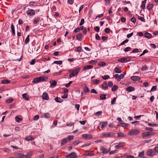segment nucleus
<instances>
[{
  "label": "nucleus",
  "mask_w": 158,
  "mask_h": 158,
  "mask_svg": "<svg viewBox=\"0 0 158 158\" xmlns=\"http://www.w3.org/2000/svg\"><path fill=\"white\" fill-rule=\"evenodd\" d=\"M83 91L85 93H88L89 92V89L88 87L85 86L83 89Z\"/></svg>",
  "instance_id": "35"
},
{
  "label": "nucleus",
  "mask_w": 158,
  "mask_h": 158,
  "mask_svg": "<svg viewBox=\"0 0 158 158\" xmlns=\"http://www.w3.org/2000/svg\"><path fill=\"white\" fill-rule=\"evenodd\" d=\"M102 77L104 80H107L110 78V77L108 75H106L104 76H102Z\"/></svg>",
  "instance_id": "42"
},
{
  "label": "nucleus",
  "mask_w": 158,
  "mask_h": 158,
  "mask_svg": "<svg viewBox=\"0 0 158 158\" xmlns=\"http://www.w3.org/2000/svg\"><path fill=\"white\" fill-rule=\"evenodd\" d=\"M123 143H120L119 144L115 146L114 147L117 148H119L123 146Z\"/></svg>",
  "instance_id": "34"
},
{
  "label": "nucleus",
  "mask_w": 158,
  "mask_h": 158,
  "mask_svg": "<svg viewBox=\"0 0 158 158\" xmlns=\"http://www.w3.org/2000/svg\"><path fill=\"white\" fill-rule=\"evenodd\" d=\"M126 90L128 92H131L135 90V88L134 87L129 86L126 88Z\"/></svg>",
  "instance_id": "17"
},
{
  "label": "nucleus",
  "mask_w": 158,
  "mask_h": 158,
  "mask_svg": "<svg viewBox=\"0 0 158 158\" xmlns=\"http://www.w3.org/2000/svg\"><path fill=\"white\" fill-rule=\"evenodd\" d=\"M118 137H123L124 136V134L122 133H118Z\"/></svg>",
  "instance_id": "63"
},
{
  "label": "nucleus",
  "mask_w": 158,
  "mask_h": 158,
  "mask_svg": "<svg viewBox=\"0 0 158 158\" xmlns=\"http://www.w3.org/2000/svg\"><path fill=\"white\" fill-rule=\"evenodd\" d=\"M139 51V49L137 48H135L131 52V53H135V52H138Z\"/></svg>",
  "instance_id": "52"
},
{
  "label": "nucleus",
  "mask_w": 158,
  "mask_h": 158,
  "mask_svg": "<svg viewBox=\"0 0 158 158\" xmlns=\"http://www.w3.org/2000/svg\"><path fill=\"white\" fill-rule=\"evenodd\" d=\"M131 48L130 47H127L124 49V51L125 52H127L131 51Z\"/></svg>",
  "instance_id": "40"
},
{
  "label": "nucleus",
  "mask_w": 158,
  "mask_h": 158,
  "mask_svg": "<svg viewBox=\"0 0 158 158\" xmlns=\"http://www.w3.org/2000/svg\"><path fill=\"white\" fill-rule=\"evenodd\" d=\"M40 82L39 79V77H37L34 79L32 81V82L34 83H37Z\"/></svg>",
  "instance_id": "31"
},
{
  "label": "nucleus",
  "mask_w": 158,
  "mask_h": 158,
  "mask_svg": "<svg viewBox=\"0 0 158 158\" xmlns=\"http://www.w3.org/2000/svg\"><path fill=\"white\" fill-rule=\"evenodd\" d=\"M85 23V20L84 19H81L80 23L79 24L80 26H81L83 25Z\"/></svg>",
  "instance_id": "58"
},
{
  "label": "nucleus",
  "mask_w": 158,
  "mask_h": 158,
  "mask_svg": "<svg viewBox=\"0 0 158 158\" xmlns=\"http://www.w3.org/2000/svg\"><path fill=\"white\" fill-rule=\"evenodd\" d=\"M76 37L77 39L78 40L81 39L82 37V34L81 33L78 34L77 35Z\"/></svg>",
  "instance_id": "28"
},
{
  "label": "nucleus",
  "mask_w": 158,
  "mask_h": 158,
  "mask_svg": "<svg viewBox=\"0 0 158 158\" xmlns=\"http://www.w3.org/2000/svg\"><path fill=\"white\" fill-rule=\"evenodd\" d=\"M142 135L143 139H146V137L148 136V132H145L142 133Z\"/></svg>",
  "instance_id": "20"
},
{
  "label": "nucleus",
  "mask_w": 158,
  "mask_h": 158,
  "mask_svg": "<svg viewBox=\"0 0 158 158\" xmlns=\"http://www.w3.org/2000/svg\"><path fill=\"white\" fill-rule=\"evenodd\" d=\"M29 35H27L25 41V44H27L29 43Z\"/></svg>",
  "instance_id": "32"
},
{
  "label": "nucleus",
  "mask_w": 158,
  "mask_h": 158,
  "mask_svg": "<svg viewBox=\"0 0 158 158\" xmlns=\"http://www.w3.org/2000/svg\"><path fill=\"white\" fill-rule=\"evenodd\" d=\"M97 61L94 60H92L89 62V64H96Z\"/></svg>",
  "instance_id": "43"
},
{
  "label": "nucleus",
  "mask_w": 158,
  "mask_h": 158,
  "mask_svg": "<svg viewBox=\"0 0 158 158\" xmlns=\"http://www.w3.org/2000/svg\"><path fill=\"white\" fill-rule=\"evenodd\" d=\"M23 98L25 100L28 101L29 100V99L28 98V96L27 95V94H22Z\"/></svg>",
  "instance_id": "22"
},
{
  "label": "nucleus",
  "mask_w": 158,
  "mask_h": 158,
  "mask_svg": "<svg viewBox=\"0 0 158 158\" xmlns=\"http://www.w3.org/2000/svg\"><path fill=\"white\" fill-rule=\"evenodd\" d=\"M147 155L150 156H152L155 155V152L152 150H150L147 152Z\"/></svg>",
  "instance_id": "12"
},
{
  "label": "nucleus",
  "mask_w": 158,
  "mask_h": 158,
  "mask_svg": "<svg viewBox=\"0 0 158 158\" xmlns=\"http://www.w3.org/2000/svg\"><path fill=\"white\" fill-rule=\"evenodd\" d=\"M131 79L133 81H137L140 80V78L138 76H132L131 77Z\"/></svg>",
  "instance_id": "14"
},
{
  "label": "nucleus",
  "mask_w": 158,
  "mask_h": 158,
  "mask_svg": "<svg viewBox=\"0 0 158 158\" xmlns=\"http://www.w3.org/2000/svg\"><path fill=\"white\" fill-rule=\"evenodd\" d=\"M144 36L146 38L149 39L151 38L152 36V35L148 32L145 33Z\"/></svg>",
  "instance_id": "21"
},
{
  "label": "nucleus",
  "mask_w": 158,
  "mask_h": 158,
  "mask_svg": "<svg viewBox=\"0 0 158 158\" xmlns=\"http://www.w3.org/2000/svg\"><path fill=\"white\" fill-rule=\"evenodd\" d=\"M113 85V82L111 81H109L108 82V86L111 87H112Z\"/></svg>",
  "instance_id": "45"
},
{
  "label": "nucleus",
  "mask_w": 158,
  "mask_h": 158,
  "mask_svg": "<svg viewBox=\"0 0 158 158\" xmlns=\"http://www.w3.org/2000/svg\"><path fill=\"white\" fill-rule=\"evenodd\" d=\"M19 158H24L25 157V155L21 154H19L18 155Z\"/></svg>",
  "instance_id": "56"
},
{
  "label": "nucleus",
  "mask_w": 158,
  "mask_h": 158,
  "mask_svg": "<svg viewBox=\"0 0 158 158\" xmlns=\"http://www.w3.org/2000/svg\"><path fill=\"white\" fill-rule=\"evenodd\" d=\"M118 88V86L115 85H114L112 88L111 90L112 91H115Z\"/></svg>",
  "instance_id": "29"
},
{
  "label": "nucleus",
  "mask_w": 158,
  "mask_h": 158,
  "mask_svg": "<svg viewBox=\"0 0 158 158\" xmlns=\"http://www.w3.org/2000/svg\"><path fill=\"white\" fill-rule=\"evenodd\" d=\"M81 142L80 141H79L78 140H76L74 141L73 143V144L74 145H77L79 143Z\"/></svg>",
  "instance_id": "41"
},
{
  "label": "nucleus",
  "mask_w": 158,
  "mask_h": 158,
  "mask_svg": "<svg viewBox=\"0 0 158 158\" xmlns=\"http://www.w3.org/2000/svg\"><path fill=\"white\" fill-rule=\"evenodd\" d=\"M96 115L101 116L102 115V111H98L95 114Z\"/></svg>",
  "instance_id": "62"
},
{
  "label": "nucleus",
  "mask_w": 158,
  "mask_h": 158,
  "mask_svg": "<svg viewBox=\"0 0 158 158\" xmlns=\"http://www.w3.org/2000/svg\"><path fill=\"white\" fill-rule=\"evenodd\" d=\"M80 68L78 67L74 70L72 73L69 74V77L70 78L73 77V76L76 75L79 72L80 70Z\"/></svg>",
  "instance_id": "1"
},
{
  "label": "nucleus",
  "mask_w": 158,
  "mask_h": 158,
  "mask_svg": "<svg viewBox=\"0 0 158 158\" xmlns=\"http://www.w3.org/2000/svg\"><path fill=\"white\" fill-rule=\"evenodd\" d=\"M131 21L133 23H135L136 22V19L135 17H133L131 19Z\"/></svg>",
  "instance_id": "60"
},
{
  "label": "nucleus",
  "mask_w": 158,
  "mask_h": 158,
  "mask_svg": "<svg viewBox=\"0 0 158 158\" xmlns=\"http://www.w3.org/2000/svg\"><path fill=\"white\" fill-rule=\"evenodd\" d=\"M114 77L116 79H117L118 81H120L121 79L123 78L124 77V75L121 74L119 75L118 74H116L114 75Z\"/></svg>",
  "instance_id": "5"
},
{
  "label": "nucleus",
  "mask_w": 158,
  "mask_h": 158,
  "mask_svg": "<svg viewBox=\"0 0 158 158\" xmlns=\"http://www.w3.org/2000/svg\"><path fill=\"white\" fill-rule=\"evenodd\" d=\"M102 88L105 90L107 89L108 88V86L107 84V82L106 81H104L102 85Z\"/></svg>",
  "instance_id": "18"
},
{
  "label": "nucleus",
  "mask_w": 158,
  "mask_h": 158,
  "mask_svg": "<svg viewBox=\"0 0 158 158\" xmlns=\"http://www.w3.org/2000/svg\"><path fill=\"white\" fill-rule=\"evenodd\" d=\"M39 115H35L33 117V119L34 120H37L39 118Z\"/></svg>",
  "instance_id": "54"
},
{
  "label": "nucleus",
  "mask_w": 158,
  "mask_h": 158,
  "mask_svg": "<svg viewBox=\"0 0 158 158\" xmlns=\"http://www.w3.org/2000/svg\"><path fill=\"white\" fill-rule=\"evenodd\" d=\"M39 79L40 82L45 81L48 79V77H45L44 76H41L39 77Z\"/></svg>",
  "instance_id": "15"
},
{
  "label": "nucleus",
  "mask_w": 158,
  "mask_h": 158,
  "mask_svg": "<svg viewBox=\"0 0 158 158\" xmlns=\"http://www.w3.org/2000/svg\"><path fill=\"white\" fill-rule=\"evenodd\" d=\"M129 41V40L128 39H126V40L123 41L120 44V45H124L126 43L128 42Z\"/></svg>",
  "instance_id": "51"
},
{
  "label": "nucleus",
  "mask_w": 158,
  "mask_h": 158,
  "mask_svg": "<svg viewBox=\"0 0 158 158\" xmlns=\"http://www.w3.org/2000/svg\"><path fill=\"white\" fill-rule=\"evenodd\" d=\"M148 68L146 65H144V66H142V68L141 70L143 71H144L145 70H146Z\"/></svg>",
  "instance_id": "59"
},
{
  "label": "nucleus",
  "mask_w": 158,
  "mask_h": 158,
  "mask_svg": "<svg viewBox=\"0 0 158 158\" xmlns=\"http://www.w3.org/2000/svg\"><path fill=\"white\" fill-rule=\"evenodd\" d=\"M131 58L130 57L120 58L118 59V61L121 63L128 62L130 60Z\"/></svg>",
  "instance_id": "3"
},
{
  "label": "nucleus",
  "mask_w": 158,
  "mask_h": 158,
  "mask_svg": "<svg viewBox=\"0 0 158 158\" xmlns=\"http://www.w3.org/2000/svg\"><path fill=\"white\" fill-rule=\"evenodd\" d=\"M57 84V82L55 81H52V82L50 86L52 88H54L56 86Z\"/></svg>",
  "instance_id": "27"
},
{
  "label": "nucleus",
  "mask_w": 158,
  "mask_h": 158,
  "mask_svg": "<svg viewBox=\"0 0 158 158\" xmlns=\"http://www.w3.org/2000/svg\"><path fill=\"white\" fill-rule=\"evenodd\" d=\"M140 133V131L136 129L131 130L128 133V135H137Z\"/></svg>",
  "instance_id": "2"
},
{
  "label": "nucleus",
  "mask_w": 158,
  "mask_h": 158,
  "mask_svg": "<svg viewBox=\"0 0 158 158\" xmlns=\"http://www.w3.org/2000/svg\"><path fill=\"white\" fill-rule=\"evenodd\" d=\"M67 142V139L66 138H64L61 140V146L64 145Z\"/></svg>",
  "instance_id": "25"
},
{
  "label": "nucleus",
  "mask_w": 158,
  "mask_h": 158,
  "mask_svg": "<svg viewBox=\"0 0 158 158\" xmlns=\"http://www.w3.org/2000/svg\"><path fill=\"white\" fill-rule=\"evenodd\" d=\"M120 126L123 127H125L128 126V124H127L126 123H120Z\"/></svg>",
  "instance_id": "39"
},
{
  "label": "nucleus",
  "mask_w": 158,
  "mask_h": 158,
  "mask_svg": "<svg viewBox=\"0 0 158 158\" xmlns=\"http://www.w3.org/2000/svg\"><path fill=\"white\" fill-rule=\"evenodd\" d=\"M148 126H151V127H154V126H158V125L157 124H152V123H148Z\"/></svg>",
  "instance_id": "57"
},
{
  "label": "nucleus",
  "mask_w": 158,
  "mask_h": 158,
  "mask_svg": "<svg viewBox=\"0 0 158 158\" xmlns=\"http://www.w3.org/2000/svg\"><path fill=\"white\" fill-rule=\"evenodd\" d=\"M117 98H114L111 101V104L114 105L115 103Z\"/></svg>",
  "instance_id": "50"
},
{
  "label": "nucleus",
  "mask_w": 158,
  "mask_h": 158,
  "mask_svg": "<svg viewBox=\"0 0 158 158\" xmlns=\"http://www.w3.org/2000/svg\"><path fill=\"white\" fill-rule=\"evenodd\" d=\"M35 3V2L33 1H31L29 3V6H31L33 5Z\"/></svg>",
  "instance_id": "64"
},
{
  "label": "nucleus",
  "mask_w": 158,
  "mask_h": 158,
  "mask_svg": "<svg viewBox=\"0 0 158 158\" xmlns=\"http://www.w3.org/2000/svg\"><path fill=\"white\" fill-rule=\"evenodd\" d=\"M101 126V128L102 129L105 127L107 124V122H101L100 124Z\"/></svg>",
  "instance_id": "16"
},
{
  "label": "nucleus",
  "mask_w": 158,
  "mask_h": 158,
  "mask_svg": "<svg viewBox=\"0 0 158 158\" xmlns=\"http://www.w3.org/2000/svg\"><path fill=\"white\" fill-rule=\"evenodd\" d=\"M93 81L94 84H98L100 82V81L97 79L94 80Z\"/></svg>",
  "instance_id": "49"
},
{
  "label": "nucleus",
  "mask_w": 158,
  "mask_h": 158,
  "mask_svg": "<svg viewBox=\"0 0 158 158\" xmlns=\"http://www.w3.org/2000/svg\"><path fill=\"white\" fill-rule=\"evenodd\" d=\"M145 130H147L150 131H152L153 130V128L149 127H146L145 128Z\"/></svg>",
  "instance_id": "61"
},
{
  "label": "nucleus",
  "mask_w": 158,
  "mask_h": 158,
  "mask_svg": "<svg viewBox=\"0 0 158 158\" xmlns=\"http://www.w3.org/2000/svg\"><path fill=\"white\" fill-rule=\"evenodd\" d=\"M110 31V29L108 28H106L105 29V31L107 33H109Z\"/></svg>",
  "instance_id": "55"
},
{
  "label": "nucleus",
  "mask_w": 158,
  "mask_h": 158,
  "mask_svg": "<svg viewBox=\"0 0 158 158\" xmlns=\"http://www.w3.org/2000/svg\"><path fill=\"white\" fill-rule=\"evenodd\" d=\"M94 30L97 32H98L100 31L99 27L98 26L95 27L94 28Z\"/></svg>",
  "instance_id": "46"
},
{
  "label": "nucleus",
  "mask_w": 158,
  "mask_h": 158,
  "mask_svg": "<svg viewBox=\"0 0 158 158\" xmlns=\"http://www.w3.org/2000/svg\"><path fill=\"white\" fill-rule=\"evenodd\" d=\"M100 150L102 152V153L106 154L109 151H110V149L107 150L106 148L102 146L100 147Z\"/></svg>",
  "instance_id": "6"
},
{
  "label": "nucleus",
  "mask_w": 158,
  "mask_h": 158,
  "mask_svg": "<svg viewBox=\"0 0 158 158\" xmlns=\"http://www.w3.org/2000/svg\"><path fill=\"white\" fill-rule=\"evenodd\" d=\"M93 66L91 65H88L85 66L83 70H85L92 69Z\"/></svg>",
  "instance_id": "23"
},
{
  "label": "nucleus",
  "mask_w": 158,
  "mask_h": 158,
  "mask_svg": "<svg viewBox=\"0 0 158 158\" xmlns=\"http://www.w3.org/2000/svg\"><path fill=\"white\" fill-rule=\"evenodd\" d=\"M35 138L31 135H29L28 136H27L24 138V139L27 141L33 140Z\"/></svg>",
  "instance_id": "9"
},
{
  "label": "nucleus",
  "mask_w": 158,
  "mask_h": 158,
  "mask_svg": "<svg viewBox=\"0 0 158 158\" xmlns=\"http://www.w3.org/2000/svg\"><path fill=\"white\" fill-rule=\"evenodd\" d=\"M13 99L11 98H9V99H6V102L7 103H10L11 102L13 101Z\"/></svg>",
  "instance_id": "47"
},
{
  "label": "nucleus",
  "mask_w": 158,
  "mask_h": 158,
  "mask_svg": "<svg viewBox=\"0 0 158 158\" xmlns=\"http://www.w3.org/2000/svg\"><path fill=\"white\" fill-rule=\"evenodd\" d=\"M106 95L104 94H102L100 96V98L101 100H104L106 98Z\"/></svg>",
  "instance_id": "33"
},
{
  "label": "nucleus",
  "mask_w": 158,
  "mask_h": 158,
  "mask_svg": "<svg viewBox=\"0 0 158 158\" xmlns=\"http://www.w3.org/2000/svg\"><path fill=\"white\" fill-rule=\"evenodd\" d=\"M1 82L2 84H7L10 83V81L7 80H3Z\"/></svg>",
  "instance_id": "26"
},
{
  "label": "nucleus",
  "mask_w": 158,
  "mask_h": 158,
  "mask_svg": "<svg viewBox=\"0 0 158 158\" xmlns=\"http://www.w3.org/2000/svg\"><path fill=\"white\" fill-rule=\"evenodd\" d=\"M82 137L86 139H91L92 138V136L90 134H84L82 135Z\"/></svg>",
  "instance_id": "7"
},
{
  "label": "nucleus",
  "mask_w": 158,
  "mask_h": 158,
  "mask_svg": "<svg viewBox=\"0 0 158 158\" xmlns=\"http://www.w3.org/2000/svg\"><path fill=\"white\" fill-rule=\"evenodd\" d=\"M114 71L116 73H120L122 70L121 68L116 67L114 68Z\"/></svg>",
  "instance_id": "19"
},
{
  "label": "nucleus",
  "mask_w": 158,
  "mask_h": 158,
  "mask_svg": "<svg viewBox=\"0 0 158 158\" xmlns=\"http://www.w3.org/2000/svg\"><path fill=\"white\" fill-rule=\"evenodd\" d=\"M40 48V44H36L35 47V50H36V51L38 53H39L41 50L39 49Z\"/></svg>",
  "instance_id": "10"
},
{
  "label": "nucleus",
  "mask_w": 158,
  "mask_h": 158,
  "mask_svg": "<svg viewBox=\"0 0 158 158\" xmlns=\"http://www.w3.org/2000/svg\"><path fill=\"white\" fill-rule=\"evenodd\" d=\"M44 116L46 118H50V115L48 113H44Z\"/></svg>",
  "instance_id": "44"
},
{
  "label": "nucleus",
  "mask_w": 158,
  "mask_h": 158,
  "mask_svg": "<svg viewBox=\"0 0 158 158\" xmlns=\"http://www.w3.org/2000/svg\"><path fill=\"white\" fill-rule=\"evenodd\" d=\"M102 135L105 137H110L113 136V134L111 132H107L102 133Z\"/></svg>",
  "instance_id": "8"
},
{
  "label": "nucleus",
  "mask_w": 158,
  "mask_h": 158,
  "mask_svg": "<svg viewBox=\"0 0 158 158\" xmlns=\"http://www.w3.org/2000/svg\"><path fill=\"white\" fill-rule=\"evenodd\" d=\"M153 7V5L152 4H148L147 7V8L148 10H150L152 9Z\"/></svg>",
  "instance_id": "30"
},
{
  "label": "nucleus",
  "mask_w": 158,
  "mask_h": 158,
  "mask_svg": "<svg viewBox=\"0 0 158 158\" xmlns=\"http://www.w3.org/2000/svg\"><path fill=\"white\" fill-rule=\"evenodd\" d=\"M27 14L29 15L32 16L35 14V11L32 9L29 10L27 11Z\"/></svg>",
  "instance_id": "11"
},
{
  "label": "nucleus",
  "mask_w": 158,
  "mask_h": 158,
  "mask_svg": "<svg viewBox=\"0 0 158 158\" xmlns=\"http://www.w3.org/2000/svg\"><path fill=\"white\" fill-rule=\"evenodd\" d=\"M40 18L39 17H37L35 18L33 21V23L34 24H37L38 21L39 20Z\"/></svg>",
  "instance_id": "37"
},
{
  "label": "nucleus",
  "mask_w": 158,
  "mask_h": 158,
  "mask_svg": "<svg viewBox=\"0 0 158 158\" xmlns=\"http://www.w3.org/2000/svg\"><path fill=\"white\" fill-rule=\"evenodd\" d=\"M77 154L75 152H73L66 155L65 157L67 158H76L77 157Z\"/></svg>",
  "instance_id": "4"
},
{
  "label": "nucleus",
  "mask_w": 158,
  "mask_h": 158,
  "mask_svg": "<svg viewBox=\"0 0 158 158\" xmlns=\"http://www.w3.org/2000/svg\"><path fill=\"white\" fill-rule=\"evenodd\" d=\"M61 71H60L58 72H56V73H54L53 74V75L54 76H58V75H60L61 74Z\"/></svg>",
  "instance_id": "53"
},
{
  "label": "nucleus",
  "mask_w": 158,
  "mask_h": 158,
  "mask_svg": "<svg viewBox=\"0 0 158 158\" xmlns=\"http://www.w3.org/2000/svg\"><path fill=\"white\" fill-rule=\"evenodd\" d=\"M15 119L16 122L18 123L19 122L21 121L22 120V119L21 118L19 117L18 116H16L15 117Z\"/></svg>",
  "instance_id": "36"
},
{
  "label": "nucleus",
  "mask_w": 158,
  "mask_h": 158,
  "mask_svg": "<svg viewBox=\"0 0 158 158\" xmlns=\"http://www.w3.org/2000/svg\"><path fill=\"white\" fill-rule=\"evenodd\" d=\"M54 100L56 102H63V100L62 99H61L60 98H58V97H56L55 98Z\"/></svg>",
  "instance_id": "24"
},
{
  "label": "nucleus",
  "mask_w": 158,
  "mask_h": 158,
  "mask_svg": "<svg viewBox=\"0 0 158 158\" xmlns=\"http://www.w3.org/2000/svg\"><path fill=\"white\" fill-rule=\"evenodd\" d=\"M42 98L44 100H48L49 99L48 95L46 93H44L42 95Z\"/></svg>",
  "instance_id": "13"
},
{
  "label": "nucleus",
  "mask_w": 158,
  "mask_h": 158,
  "mask_svg": "<svg viewBox=\"0 0 158 158\" xmlns=\"http://www.w3.org/2000/svg\"><path fill=\"white\" fill-rule=\"evenodd\" d=\"M31 156V153L28 152L26 155H25V157L26 158H30Z\"/></svg>",
  "instance_id": "38"
},
{
  "label": "nucleus",
  "mask_w": 158,
  "mask_h": 158,
  "mask_svg": "<svg viewBox=\"0 0 158 158\" xmlns=\"http://www.w3.org/2000/svg\"><path fill=\"white\" fill-rule=\"evenodd\" d=\"M54 63L60 65L62 64V61H55L54 62Z\"/></svg>",
  "instance_id": "48"
}]
</instances>
